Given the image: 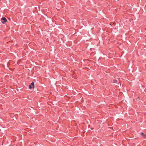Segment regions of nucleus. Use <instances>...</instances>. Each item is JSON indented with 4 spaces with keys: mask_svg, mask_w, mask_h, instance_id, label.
Listing matches in <instances>:
<instances>
[{
    "mask_svg": "<svg viewBox=\"0 0 146 146\" xmlns=\"http://www.w3.org/2000/svg\"><path fill=\"white\" fill-rule=\"evenodd\" d=\"M1 22L2 23L4 24L5 22L7 21V20L6 19L5 17H2L1 19Z\"/></svg>",
    "mask_w": 146,
    "mask_h": 146,
    "instance_id": "f257e3e1",
    "label": "nucleus"
},
{
    "mask_svg": "<svg viewBox=\"0 0 146 146\" xmlns=\"http://www.w3.org/2000/svg\"><path fill=\"white\" fill-rule=\"evenodd\" d=\"M141 135H142L143 137L144 138L145 137V134L143 133L142 132L141 133Z\"/></svg>",
    "mask_w": 146,
    "mask_h": 146,
    "instance_id": "f03ea898",
    "label": "nucleus"
},
{
    "mask_svg": "<svg viewBox=\"0 0 146 146\" xmlns=\"http://www.w3.org/2000/svg\"><path fill=\"white\" fill-rule=\"evenodd\" d=\"M31 85L33 88H34V83L33 82L31 83Z\"/></svg>",
    "mask_w": 146,
    "mask_h": 146,
    "instance_id": "7ed1b4c3",
    "label": "nucleus"
},
{
    "mask_svg": "<svg viewBox=\"0 0 146 146\" xmlns=\"http://www.w3.org/2000/svg\"><path fill=\"white\" fill-rule=\"evenodd\" d=\"M113 82L114 83H116L117 82V80H113Z\"/></svg>",
    "mask_w": 146,
    "mask_h": 146,
    "instance_id": "20e7f679",
    "label": "nucleus"
},
{
    "mask_svg": "<svg viewBox=\"0 0 146 146\" xmlns=\"http://www.w3.org/2000/svg\"><path fill=\"white\" fill-rule=\"evenodd\" d=\"M32 87H33L31 85H30L29 86V88L30 89H31V88H32Z\"/></svg>",
    "mask_w": 146,
    "mask_h": 146,
    "instance_id": "39448f33",
    "label": "nucleus"
}]
</instances>
